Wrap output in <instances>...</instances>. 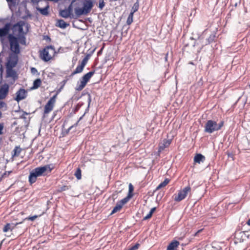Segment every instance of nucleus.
<instances>
[{"label": "nucleus", "mask_w": 250, "mask_h": 250, "mask_svg": "<svg viewBox=\"0 0 250 250\" xmlns=\"http://www.w3.org/2000/svg\"><path fill=\"white\" fill-rule=\"evenodd\" d=\"M53 169L52 165H46L33 169L29 176V182L30 184L34 183L38 177L44 176L50 173Z\"/></svg>", "instance_id": "nucleus-1"}, {"label": "nucleus", "mask_w": 250, "mask_h": 250, "mask_svg": "<svg viewBox=\"0 0 250 250\" xmlns=\"http://www.w3.org/2000/svg\"><path fill=\"white\" fill-rule=\"evenodd\" d=\"M24 25V21H20L13 25L12 27V30L13 34V35L18 38L20 43L21 44L25 45V33L24 32L23 30V26Z\"/></svg>", "instance_id": "nucleus-2"}, {"label": "nucleus", "mask_w": 250, "mask_h": 250, "mask_svg": "<svg viewBox=\"0 0 250 250\" xmlns=\"http://www.w3.org/2000/svg\"><path fill=\"white\" fill-rule=\"evenodd\" d=\"M94 0H84L82 8H76L75 13L79 17L82 15H86L90 12L93 6Z\"/></svg>", "instance_id": "nucleus-3"}, {"label": "nucleus", "mask_w": 250, "mask_h": 250, "mask_svg": "<svg viewBox=\"0 0 250 250\" xmlns=\"http://www.w3.org/2000/svg\"><path fill=\"white\" fill-rule=\"evenodd\" d=\"M224 125V122L221 121L217 123L216 121L211 120H208L204 127V131L208 133H212L214 131L219 130Z\"/></svg>", "instance_id": "nucleus-4"}, {"label": "nucleus", "mask_w": 250, "mask_h": 250, "mask_svg": "<svg viewBox=\"0 0 250 250\" xmlns=\"http://www.w3.org/2000/svg\"><path fill=\"white\" fill-rule=\"evenodd\" d=\"M55 52V48L53 46H47L41 52V58L44 61L48 62L54 55Z\"/></svg>", "instance_id": "nucleus-5"}, {"label": "nucleus", "mask_w": 250, "mask_h": 250, "mask_svg": "<svg viewBox=\"0 0 250 250\" xmlns=\"http://www.w3.org/2000/svg\"><path fill=\"white\" fill-rule=\"evenodd\" d=\"M8 39L10 45V50L12 52V53L19 54L20 53V46L19 44V39L16 37L12 34L8 36Z\"/></svg>", "instance_id": "nucleus-6"}, {"label": "nucleus", "mask_w": 250, "mask_h": 250, "mask_svg": "<svg viewBox=\"0 0 250 250\" xmlns=\"http://www.w3.org/2000/svg\"><path fill=\"white\" fill-rule=\"evenodd\" d=\"M191 188L189 186H187L183 188V190H180L177 195H174V201L180 202L184 199L188 193L190 191Z\"/></svg>", "instance_id": "nucleus-7"}, {"label": "nucleus", "mask_w": 250, "mask_h": 250, "mask_svg": "<svg viewBox=\"0 0 250 250\" xmlns=\"http://www.w3.org/2000/svg\"><path fill=\"white\" fill-rule=\"evenodd\" d=\"M18 61V54L10 53L7 59L6 66L15 67Z\"/></svg>", "instance_id": "nucleus-8"}, {"label": "nucleus", "mask_w": 250, "mask_h": 250, "mask_svg": "<svg viewBox=\"0 0 250 250\" xmlns=\"http://www.w3.org/2000/svg\"><path fill=\"white\" fill-rule=\"evenodd\" d=\"M56 95H54L48 101L44 107V114H48L53 110L56 102Z\"/></svg>", "instance_id": "nucleus-9"}, {"label": "nucleus", "mask_w": 250, "mask_h": 250, "mask_svg": "<svg viewBox=\"0 0 250 250\" xmlns=\"http://www.w3.org/2000/svg\"><path fill=\"white\" fill-rule=\"evenodd\" d=\"M6 77L7 79L10 78L14 82L18 78L16 72L13 69V67L6 66Z\"/></svg>", "instance_id": "nucleus-10"}, {"label": "nucleus", "mask_w": 250, "mask_h": 250, "mask_svg": "<svg viewBox=\"0 0 250 250\" xmlns=\"http://www.w3.org/2000/svg\"><path fill=\"white\" fill-rule=\"evenodd\" d=\"M72 10V4H71L67 8L60 10V15L64 18H71Z\"/></svg>", "instance_id": "nucleus-11"}, {"label": "nucleus", "mask_w": 250, "mask_h": 250, "mask_svg": "<svg viewBox=\"0 0 250 250\" xmlns=\"http://www.w3.org/2000/svg\"><path fill=\"white\" fill-rule=\"evenodd\" d=\"M27 95V92L24 89L21 88L16 92V97L15 100L19 102V101L24 99Z\"/></svg>", "instance_id": "nucleus-12"}, {"label": "nucleus", "mask_w": 250, "mask_h": 250, "mask_svg": "<svg viewBox=\"0 0 250 250\" xmlns=\"http://www.w3.org/2000/svg\"><path fill=\"white\" fill-rule=\"evenodd\" d=\"M9 90V86L7 84L2 85L0 88V99H4Z\"/></svg>", "instance_id": "nucleus-13"}, {"label": "nucleus", "mask_w": 250, "mask_h": 250, "mask_svg": "<svg viewBox=\"0 0 250 250\" xmlns=\"http://www.w3.org/2000/svg\"><path fill=\"white\" fill-rule=\"evenodd\" d=\"M10 28L9 23L5 24L3 27L0 28V37L1 38L6 36L9 32Z\"/></svg>", "instance_id": "nucleus-14"}, {"label": "nucleus", "mask_w": 250, "mask_h": 250, "mask_svg": "<svg viewBox=\"0 0 250 250\" xmlns=\"http://www.w3.org/2000/svg\"><path fill=\"white\" fill-rule=\"evenodd\" d=\"M44 3H45L46 5L43 8H41L39 6H36V9L37 11L40 12V13L43 15V16H47L48 15V9H49V5L47 3L46 1H44Z\"/></svg>", "instance_id": "nucleus-15"}, {"label": "nucleus", "mask_w": 250, "mask_h": 250, "mask_svg": "<svg viewBox=\"0 0 250 250\" xmlns=\"http://www.w3.org/2000/svg\"><path fill=\"white\" fill-rule=\"evenodd\" d=\"M20 223H19V224ZM18 224H19V223H16L15 224L13 223H8L3 228V231L4 232H7L9 230L12 231Z\"/></svg>", "instance_id": "nucleus-16"}, {"label": "nucleus", "mask_w": 250, "mask_h": 250, "mask_svg": "<svg viewBox=\"0 0 250 250\" xmlns=\"http://www.w3.org/2000/svg\"><path fill=\"white\" fill-rule=\"evenodd\" d=\"M171 141L169 140H165L163 143L159 145V151H161L163 150L166 147H167L170 144Z\"/></svg>", "instance_id": "nucleus-17"}, {"label": "nucleus", "mask_w": 250, "mask_h": 250, "mask_svg": "<svg viewBox=\"0 0 250 250\" xmlns=\"http://www.w3.org/2000/svg\"><path fill=\"white\" fill-rule=\"evenodd\" d=\"M179 245V242L178 241H172L168 245L167 250H175Z\"/></svg>", "instance_id": "nucleus-18"}, {"label": "nucleus", "mask_w": 250, "mask_h": 250, "mask_svg": "<svg viewBox=\"0 0 250 250\" xmlns=\"http://www.w3.org/2000/svg\"><path fill=\"white\" fill-rule=\"evenodd\" d=\"M94 74V71L89 72L88 73H87L86 74H85L81 78V80L87 83L89 81L90 79L92 77V76Z\"/></svg>", "instance_id": "nucleus-19"}, {"label": "nucleus", "mask_w": 250, "mask_h": 250, "mask_svg": "<svg viewBox=\"0 0 250 250\" xmlns=\"http://www.w3.org/2000/svg\"><path fill=\"white\" fill-rule=\"evenodd\" d=\"M69 24L68 23H66L63 20H59L57 21L56 26L59 27L60 28L65 29Z\"/></svg>", "instance_id": "nucleus-20"}, {"label": "nucleus", "mask_w": 250, "mask_h": 250, "mask_svg": "<svg viewBox=\"0 0 250 250\" xmlns=\"http://www.w3.org/2000/svg\"><path fill=\"white\" fill-rule=\"evenodd\" d=\"M86 83L80 80V82H78L77 83V86L75 88L76 90L77 91L82 90L85 87Z\"/></svg>", "instance_id": "nucleus-21"}, {"label": "nucleus", "mask_w": 250, "mask_h": 250, "mask_svg": "<svg viewBox=\"0 0 250 250\" xmlns=\"http://www.w3.org/2000/svg\"><path fill=\"white\" fill-rule=\"evenodd\" d=\"M205 160V157L201 154H197L194 158V161L195 163H200L201 162H203Z\"/></svg>", "instance_id": "nucleus-22"}, {"label": "nucleus", "mask_w": 250, "mask_h": 250, "mask_svg": "<svg viewBox=\"0 0 250 250\" xmlns=\"http://www.w3.org/2000/svg\"><path fill=\"white\" fill-rule=\"evenodd\" d=\"M84 67V66H83V65H82L81 64L80 65H79L78 66H77L75 71L72 73V75H75L76 74L82 72Z\"/></svg>", "instance_id": "nucleus-23"}, {"label": "nucleus", "mask_w": 250, "mask_h": 250, "mask_svg": "<svg viewBox=\"0 0 250 250\" xmlns=\"http://www.w3.org/2000/svg\"><path fill=\"white\" fill-rule=\"evenodd\" d=\"M123 206L118 202L116 205V206L113 208V210L111 212V214H114L117 211H119L122 208Z\"/></svg>", "instance_id": "nucleus-24"}, {"label": "nucleus", "mask_w": 250, "mask_h": 250, "mask_svg": "<svg viewBox=\"0 0 250 250\" xmlns=\"http://www.w3.org/2000/svg\"><path fill=\"white\" fill-rule=\"evenodd\" d=\"M42 82L40 79H37L34 81L33 89H37L40 86Z\"/></svg>", "instance_id": "nucleus-25"}, {"label": "nucleus", "mask_w": 250, "mask_h": 250, "mask_svg": "<svg viewBox=\"0 0 250 250\" xmlns=\"http://www.w3.org/2000/svg\"><path fill=\"white\" fill-rule=\"evenodd\" d=\"M169 182V180L168 179H166L164 182H162L158 186V187L156 188V189L158 190L163 187H165L167 185Z\"/></svg>", "instance_id": "nucleus-26"}, {"label": "nucleus", "mask_w": 250, "mask_h": 250, "mask_svg": "<svg viewBox=\"0 0 250 250\" xmlns=\"http://www.w3.org/2000/svg\"><path fill=\"white\" fill-rule=\"evenodd\" d=\"M132 195L128 194V196L122 200H121L120 202H119V204L123 206L124 205L126 204L129 200V199L132 197Z\"/></svg>", "instance_id": "nucleus-27"}, {"label": "nucleus", "mask_w": 250, "mask_h": 250, "mask_svg": "<svg viewBox=\"0 0 250 250\" xmlns=\"http://www.w3.org/2000/svg\"><path fill=\"white\" fill-rule=\"evenodd\" d=\"M21 149L19 146H16L13 150L14 153L13 156H18L21 152Z\"/></svg>", "instance_id": "nucleus-28"}, {"label": "nucleus", "mask_w": 250, "mask_h": 250, "mask_svg": "<svg viewBox=\"0 0 250 250\" xmlns=\"http://www.w3.org/2000/svg\"><path fill=\"white\" fill-rule=\"evenodd\" d=\"M138 8L139 2L138 1H137L133 4L130 13H132V14H134V13L138 10Z\"/></svg>", "instance_id": "nucleus-29"}, {"label": "nucleus", "mask_w": 250, "mask_h": 250, "mask_svg": "<svg viewBox=\"0 0 250 250\" xmlns=\"http://www.w3.org/2000/svg\"><path fill=\"white\" fill-rule=\"evenodd\" d=\"M133 14L130 13L127 18L126 23L128 25H130L133 22Z\"/></svg>", "instance_id": "nucleus-30"}, {"label": "nucleus", "mask_w": 250, "mask_h": 250, "mask_svg": "<svg viewBox=\"0 0 250 250\" xmlns=\"http://www.w3.org/2000/svg\"><path fill=\"white\" fill-rule=\"evenodd\" d=\"M74 175L78 180H80L81 179L82 175H81V170L80 168H77Z\"/></svg>", "instance_id": "nucleus-31"}, {"label": "nucleus", "mask_w": 250, "mask_h": 250, "mask_svg": "<svg viewBox=\"0 0 250 250\" xmlns=\"http://www.w3.org/2000/svg\"><path fill=\"white\" fill-rule=\"evenodd\" d=\"M215 38V35L214 34H212L210 35L208 39L207 42L208 43H209L213 42Z\"/></svg>", "instance_id": "nucleus-32"}, {"label": "nucleus", "mask_w": 250, "mask_h": 250, "mask_svg": "<svg viewBox=\"0 0 250 250\" xmlns=\"http://www.w3.org/2000/svg\"><path fill=\"white\" fill-rule=\"evenodd\" d=\"M105 5L104 0H99V7L100 9H102Z\"/></svg>", "instance_id": "nucleus-33"}, {"label": "nucleus", "mask_w": 250, "mask_h": 250, "mask_svg": "<svg viewBox=\"0 0 250 250\" xmlns=\"http://www.w3.org/2000/svg\"><path fill=\"white\" fill-rule=\"evenodd\" d=\"M87 61H88V59L86 57H85L83 60V61H82L81 62V64L83 65V66H85V65H86L87 62Z\"/></svg>", "instance_id": "nucleus-34"}, {"label": "nucleus", "mask_w": 250, "mask_h": 250, "mask_svg": "<svg viewBox=\"0 0 250 250\" xmlns=\"http://www.w3.org/2000/svg\"><path fill=\"white\" fill-rule=\"evenodd\" d=\"M37 217L38 216L37 215H34L33 216L28 217L26 218L25 219H27L28 220H31V221H34L37 218Z\"/></svg>", "instance_id": "nucleus-35"}, {"label": "nucleus", "mask_w": 250, "mask_h": 250, "mask_svg": "<svg viewBox=\"0 0 250 250\" xmlns=\"http://www.w3.org/2000/svg\"><path fill=\"white\" fill-rule=\"evenodd\" d=\"M133 186L131 184H129V193H128V194L132 195L131 194V193L133 191Z\"/></svg>", "instance_id": "nucleus-36"}, {"label": "nucleus", "mask_w": 250, "mask_h": 250, "mask_svg": "<svg viewBox=\"0 0 250 250\" xmlns=\"http://www.w3.org/2000/svg\"><path fill=\"white\" fill-rule=\"evenodd\" d=\"M31 72L32 74H33L34 75L38 73V71H37V69L34 67H32L31 68Z\"/></svg>", "instance_id": "nucleus-37"}, {"label": "nucleus", "mask_w": 250, "mask_h": 250, "mask_svg": "<svg viewBox=\"0 0 250 250\" xmlns=\"http://www.w3.org/2000/svg\"><path fill=\"white\" fill-rule=\"evenodd\" d=\"M81 106V105L80 104H77L74 109V112H77L80 109Z\"/></svg>", "instance_id": "nucleus-38"}, {"label": "nucleus", "mask_w": 250, "mask_h": 250, "mask_svg": "<svg viewBox=\"0 0 250 250\" xmlns=\"http://www.w3.org/2000/svg\"><path fill=\"white\" fill-rule=\"evenodd\" d=\"M152 214L150 213H148V214H147V215H146L144 218V220H147L148 219H149L151 217Z\"/></svg>", "instance_id": "nucleus-39"}, {"label": "nucleus", "mask_w": 250, "mask_h": 250, "mask_svg": "<svg viewBox=\"0 0 250 250\" xmlns=\"http://www.w3.org/2000/svg\"><path fill=\"white\" fill-rule=\"evenodd\" d=\"M238 235H241V237H242L243 236V235H245V233L244 231L240 232L239 233L236 232L235 233V236H237Z\"/></svg>", "instance_id": "nucleus-40"}, {"label": "nucleus", "mask_w": 250, "mask_h": 250, "mask_svg": "<svg viewBox=\"0 0 250 250\" xmlns=\"http://www.w3.org/2000/svg\"><path fill=\"white\" fill-rule=\"evenodd\" d=\"M2 71H3V69H2V65L1 64V66H0V80H1L2 79Z\"/></svg>", "instance_id": "nucleus-41"}, {"label": "nucleus", "mask_w": 250, "mask_h": 250, "mask_svg": "<svg viewBox=\"0 0 250 250\" xmlns=\"http://www.w3.org/2000/svg\"><path fill=\"white\" fill-rule=\"evenodd\" d=\"M31 2L33 3H38L39 2L41 1L42 0H31Z\"/></svg>", "instance_id": "nucleus-42"}, {"label": "nucleus", "mask_w": 250, "mask_h": 250, "mask_svg": "<svg viewBox=\"0 0 250 250\" xmlns=\"http://www.w3.org/2000/svg\"><path fill=\"white\" fill-rule=\"evenodd\" d=\"M79 122V121L76 123V124H75L74 125H72L69 128H68V131H70L74 126H76L78 125V123Z\"/></svg>", "instance_id": "nucleus-43"}, {"label": "nucleus", "mask_w": 250, "mask_h": 250, "mask_svg": "<svg viewBox=\"0 0 250 250\" xmlns=\"http://www.w3.org/2000/svg\"><path fill=\"white\" fill-rule=\"evenodd\" d=\"M155 210H156V208H155V207L153 208L150 209L149 213H150L152 214Z\"/></svg>", "instance_id": "nucleus-44"}, {"label": "nucleus", "mask_w": 250, "mask_h": 250, "mask_svg": "<svg viewBox=\"0 0 250 250\" xmlns=\"http://www.w3.org/2000/svg\"><path fill=\"white\" fill-rule=\"evenodd\" d=\"M3 125L2 124L0 125V134H1L2 133V129H3Z\"/></svg>", "instance_id": "nucleus-45"}, {"label": "nucleus", "mask_w": 250, "mask_h": 250, "mask_svg": "<svg viewBox=\"0 0 250 250\" xmlns=\"http://www.w3.org/2000/svg\"><path fill=\"white\" fill-rule=\"evenodd\" d=\"M88 106H89L90 103L91 102V97L89 95H88Z\"/></svg>", "instance_id": "nucleus-46"}, {"label": "nucleus", "mask_w": 250, "mask_h": 250, "mask_svg": "<svg viewBox=\"0 0 250 250\" xmlns=\"http://www.w3.org/2000/svg\"><path fill=\"white\" fill-rule=\"evenodd\" d=\"M202 231V229H201L199 230L198 231H197L195 233L194 235H195V236H197V235H198V234L199 233H200V232H201Z\"/></svg>", "instance_id": "nucleus-47"}, {"label": "nucleus", "mask_w": 250, "mask_h": 250, "mask_svg": "<svg viewBox=\"0 0 250 250\" xmlns=\"http://www.w3.org/2000/svg\"><path fill=\"white\" fill-rule=\"evenodd\" d=\"M66 189H68V188H67L66 186H64V187L62 188V190H65Z\"/></svg>", "instance_id": "nucleus-48"}, {"label": "nucleus", "mask_w": 250, "mask_h": 250, "mask_svg": "<svg viewBox=\"0 0 250 250\" xmlns=\"http://www.w3.org/2000/svg\"><path fill=\"white\" fill-rule=\"evenodd\" d=\"M247 224L249 225V226H250V218L249 219V220L247 222Z\"/></svg>", "instance_id": "nucleus-49"}, {"label": "nucleus", "mask_w": 250, "mask_h": 250, "mask_svg": "<svg viewBox=\"0 0 250 250\" xmlns=\"http://www.w3.org/2000/svg\"><path fill=\"white\" fill-rule=\"evenodd\" d=\"M7 2H12L13 0H6Z\"/></svg>", "instance_id": "nucleus-50"}, {"label": "nucleus", "mask_w": 250, "mask_h": 250, "mask_svg": "<svg viewBox=\"0 0 250 250\" xmlns=\"http://www.w3.org/2000/svg\"><path fill=\"white\" fill-rule=\"evenodd\" d=\"M197 250H205L204 249H198Z\"/></svg>", "instance_id": "nucleus-51"}, {"label": "nucleus", "mask_w": 250, "mask_h": 250, "mask_svg": "<svg viewBox=\"0 0 250 250\" xmlns=\"http://www.w3.org/2000/svg\"><path fill=\"white\" fill-rule=\"evenodd\" d=\"M1 115H2V113H1V111H0V118L1 117Z\"/></svg>", "instance_id": "nucleus-52"}]
</instances>
